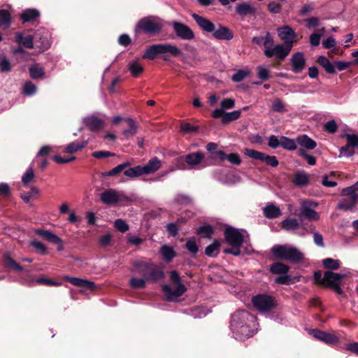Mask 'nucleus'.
Listing matches in <instances>:
<instances>
[{"label":"nucleus","instance_id":"c756f323","mask_svg":"<svg viewBox=\"0 0 358 358\" xmlns=\"http://www.w3.org/2000/svg\"><path fill=\"white\" fill-rule=\"evenodd\" d=\"M290 266L281 262L273 263L270 266L269 271L275 275H283L289 272Z\"/></svg>","mask_w":358,"mask_h":358},{"label":"nucleus","instance_id":"7ed1b4c3","mask_svg":"<svg viewBox=\"0 0 358 358\" xmlns=\"http://www.w3.org/2000/svg\"><path fill=\"white\" fill-rule=\"evenodd\" d=\"M182 52L176 45L170 43H157L148 46L142 58L144 59L154 60L160 56L165 62L170 61L169 55L179 57Z\"/></svg>","mask_w":358,"mask_h":358},{"label":"nucleus","instance_id":"0eeeda50","mask_svg":"<svg viewBox=\"0 0 358 358\" xmlns=\"http://www.w3.org/2000/svg\"><path fill=\"white\" fill-rule=\"evenodd\" d=\"M347 190L348 187L342 189L341 196L343 198L339 201L337 205V208L343 211L352 210L358 204V193Z\"/></svg>","mask_w":358,"mask_h":358},{"label":"nucleus","instance_id":"864d4df0","mask_svg":"<svg viewBox=\"0 0 358 358\" xmlns=\"http://www.w3.org/2000/svg\"><path fill=\"white\" fill-rule=\"evenodd\" d=\"M257 69V76L261 79L262 82H256V85H260L262 82H265L270 78L269 71L262 66H259Z\"/></svg>","mask_w":358,"mask_h":358},{"label":"nucleus","instance_id":"4468645a","mask_svg":"<svg viewBox=\"0 0 358 358\" xmlns=\"http://www.w3.org/2000/svg\"><path fill=\"white\" fill-rule=\"evenodd\" d=\"M292 48L285 45H276L273 48L264 50V54L268 58L276 56L280 61H282L289 55Z\"/></svg>","mask_w":358,"mask_h":358},{"label":"nucleus","instance_id":"49530a36","mask_svg":"<svg viewBox=\"0 0 358 358\" xmlns=\"http://www.w3.org/2000/svg\"><path fill=\"white\" fill-rule=\"evenodd\" d=\"M213 233V228L210 224L201 226L196 229V234L203 238H210Z\"/></svg>","mask_w":358,"mask_h":358},{"label":"nucleus","instance_id":"a211bd4d","mask_svg":"<svg viewBox=\"0 0 358 358\" xmlns=\"http://www.w3.org/2000/svg\"><path fill=\"white\" fill-rule=\"evenodd\" d=\"M63 279L74 286L85 288L87 290L92 291L96 289L95 283L87 280L76 277H70L69 275L63 276Z\"/></svg>","mask_w":358,"mask_h":358},{"label":"nucleus","instance_id":"473e14b6","mask_svg":"<svg viewBox=\"0 0 358 358\" xmlns=\"http://www.w3.org/2000/svg\"><path fill=\"white\" fill-rule=\"evenodd\" d=\"M282 213L279 207L273 203L267 204L264 208V215L268 219H275L281 215Z\"/></svg>","mask_w":358,"mask_h":358},{"label":"nucleus","instance_id":"5fc2aeb1","mask_svg":"<svg viewBox=\"0 0 358 358\" xmlns=\"http://www.w3.org/2000/svg\"><path fill=\"white\" fill-rule=\"evenodd\" d=\"M39 194V189L36 187H31L30 191L22 193L20 196L24 203H28L30 199Z\"/></svg>","mask_w":358,"mask_h":358},{"label":"nucleus","instance_id":"69168bd1","mask_svg":"<svg viewBox=\"0 0 358 358\" xmlns=\"http://www.w3.org/2000/svg\"><path fill=\"white\" fill-rule=\"evenodd\" d=\"M12 70V66L9 60L6 57L0 58V71L2 73H8Z\"/></svg>","mask_w":358,"mask_h":358},{"label":"nucleus","instance_id":"37998d69","mask_svg":"<svg viewBox=\"0 0 358 358\" xmlns=\"http://www.w3.org/2000/svg\"><path fill=\"white\" fill-rule=\"evenodd\" d=\"M220 248V243L217 240H215L213 243L208 245L205 249V255L208 257H217Z\"/></svg>","mask_w":358,"mask_h":358},{"label":"nucleus","instance_id":"f8f14e48","mask_svg":"<svg viewBox=\"0 0 358 358\" xmlns=\"http://www.w3.org/2000/svg\"><path fill=\"white\" fill-rule=\"evenodd\" d=\"M172 28L176 36L184 41H190L194 38L193 30L187 24L178 21L171 22Z\"/></svg>","mask_w":358,"mask_h":358},{"label":"nucleus","instance_id":"4be33fe9","mask_svg":"<svg viewBox=\"0 0 358 358\" xmlns=\"http://www.w3.org/2000/svg\"><path fill=\"white\" fill-rule=\"evenodd\" d=\"M213 36L217 40L230 41L234 38V33L229 27L219 24L217 29L215 27Z\"/></svg>","mask_w":358,"mask_h":358},{"label":"nucleus","instance_id":"393cba45","mask_svg":"<svg viewBox=\"0 0 358 358\" xmlns=\"http://www.w3.org/2000/svg\"><path fill=\"white\" fill-rule=\"evenodd\" d=\"M308 201H303L301 212L299 215V217L306 218L309 221H317L320 219L319 214L307 206Z\"/></svg>","mask_w":358,"mask_h":358},{"label":"nucleus","instance_id":"bf43d9fd","mask_svg":"<svg viewBox=\"0 0 358 358\" xmlns=\"http://www.w3.org/2000/svg\"><path fill=\"white\" fill-rule=\"evenodd\" d=\"M323 130L329 134H335L338 130V124L335 120H329L324 124Z\"/></svg>","mask_w":358,"mask_h":358},{"label":"nucleus","instance_id":"8fccbe9b","mask_svg":"<svg viewBox=\"0 0 358 358\" xmlns=\"http://www.w3.org/2000/svg\"><path fill=\"white\" fill-rule=\"evenodd\" d=\"M124 176L129 178H135L143 175L141 166L138 165L134 167H127L124 170Z\"/></svg>","mask_w":358,"mask_h":358},{"label":"nucleus","instance_id":"3c124183","mask_svg":"<svg viewBox=\"0 0 358 358\" xmlns=\"http://www.w3.org/2000/svg\"><path fill=\"white\" fill-rule=\"evenodd\" d=\"M241 116V111L240 110H234L230 113H226L224 112V115L223 118L222 119V124H227L229 122H231L232 121L238 120Z\"/></svg>","mask_w":358,"mask_h":358},{"label":"nucleus","instance_id":"13d9d810","mask_svg":"<svg viewBox=\"0 0 358 358\" xmlns=\"http://www.w3.org/2000/svg\"><path fill=\"white\" fill-rule=\"evenodd\" d=\"M36 282L39 285H46V286H55L59 287L62 285L61 282L55 281L52 279L48 278L45 277H40L36 280Z\"/></svg>","mask_w":358,"mask_h":358},{"label":"nucleus","instance_id":"c03bdc74","mask_svg":"<svg viewBox=\"0 0 358 358\" xmlns=\"http://www.w3.org/2000/svg\"><path fill=\"white\" fill-rule=\"evenodd\" d=\"M322 265L324 268L332 271L341 267V262L338 259L328 257L322 260Z\"/></svg>","mask_w":358,"mask_h":358},{"label":"nucleus","instance_id":"412c9836","mask_svg":"<svg viewBox=\"0 0 358 358\" xmlns=\"http://www.w3.org/2000/svg\"><path fill=\"white\" fill-rule=\"evenodd\" d=\"M83 123L92 131H99L104 126V121L94 115L85 117Z\"/></svg>","mask_w":358,"mask_h":358},{"label":"nucleus","instance_id":"7c9ffc66","mask_svg":"<svg viewBox=\"0 0 358 358\" xmlns=\"http://www.w3.org/2000/svg\"><path fill=\"white\" fill-rule=\"evenodd\" d=\"M124 120L128 124V128L122 131V135L126 139L134 136L138 131V124L136 122L131 118H125Z\"/></svg>","mask_w":358,"mask_h":358},{"label":"nucleus","instance_id":"aec40b11","mask_svg":"<svg viewBox=\"0 0 358 358\" xmlns=\"http://www.w3.org/2000/svg\"><path fill=\"white\" fill-rule=\"evenodd\" d=\"M312 335L314 338L324 342L327 344H336L338 342V338L334 334L319 329H313Z\"/></svg>","mask_w":358,"mask_h":358},{"label":"nucleus","instance_id":"9d476101","mask_svg":"<svg viewBox=\"0 0 358 358\" xmlns=\"http://www.w3.org/2000/svg\"><path fill=\"white\" fill-rule=\"evenodd\" d=\"M226 243L230 246L242 245L244 241L243 235L239 230L231 226H227L224 231Z\"/></svg>","mask_w":358,"mask_h":358},{"label":"nucleus","instance_id":"bb28decb","mask_svg":"<svg viewBox=\"0 0 358 358\" xmlns=\"http://www.w3.org/2000/svg\"><path fill=\"white\" fill-rule=\"evenodd\" d=\"M40 16V12L35 8L25 9L20 15L23 23L33 22Z\"/></svg>","mask_w":358,"mask_h":358},{"label":"nucleus","instance_id":"c9c22d12","mask_svg":"<svg viewBox=\"0 0 358 358\" xmlns=\"http://www.w3.org/2000/svg\"><path fill=\"white\" fill-rule=\"evenodd\" d=\"M3 264L6 268H13L14 271L21 273L23 271V267L17 264L9 255L6 253L3 257Z\"/></svg>","mask_w":358,"mask_h":358},{"label":"nucleus","instance_id":"f257e3e1","mask_svg":"<svg viewBox=\"0 0 358 358\" xmlns=\"http://www.w3.org/2000/svg\"><path fill=\"white\" fill-rule=\"evenodd\" d=\"M256 317L245 310H238L231 317L230 328L237 338L244 340L254 334Z\"/></svg>","mask_w":358,"mask_h":358},{"label":"nucleus","instance_id":"6ab92c4d","mask_svg":"<svg viewBox=\"0 0 358 358\" xmlns=\"http://www.w3.org/2000/svg\"><path fill=\"white\" fill-rule=\"evenodd\" d=\"M192 17L203 31L213 34L215 31V25L208 18L201 16L196 13H193Z\"/></svg>","mask_w":358,"mask_h":358},{"label":"nucleus","instance_id":"603ef678","mask_svg":"<svg viewBox=\"0 0 358 358\" xmlns=\"http://www.w3.org/2000/svg\"><path fill=\"white\" fill-rule=\"evenodd\" d=\"M35 176L32 167H29L22 177V182L24 186H27L29 183L34 182Z\"/></svg>","mask_w":358,"mask_h":358},{"label":"nucleus","instance_id":"423d86ee","mask_svg":"<svg viewBox=\"0 0 358 358\" xmlns=\"http://www.w3.org/2000/svg\"><path fill=\"white\" fill-rule=\"evenodd\" d=\"M252 303L259 311L268 313L278 306L277 301L274 296L267 294H259L252 298Z\"/></svg>","mask_w":358,"mask_h":358},{"label":"nucleus","instance_id":"4c0bfd02","mask_svg":"<svg viewBox=\"0 0 358 358\" xmlns=\"http://www.w3.org/2000/svg\"><path fill=\"white\" fill-rule=\"evenodd\" d=\"M280 227L285 231H294L300 227V224L296 218L288 217L282 221Z\"/></svg>","mask_w":358,"mask_h":358},{"label":"nucleus","instance_id":"20e7f679","mask_svg":"<svg viewBox=\"0 0 358 358\" xmlns=\"http://www.w3.org/2000/svg\"><path fill=\"white\" fill-rule=\"evenodd\" d=\"M274 259L287 261L293 264L303 260L304 255L298 248L287 245H275L271 248Z\"/></svg>","mask_w":358,"mask_h":358},{"label":"nucleus","instance_id":"cd10ccee","mask_svg":"<svg viewBox=\"0 0 358 358\" xmlns=\"http://www.w3.org/2000/svg\"><path fill=\"white\" fill-rule=\"evenodd\" d=\"M161 167V162L157 157L152 158L145 166H141L143 174L155 173Z\"/></svg>","mask_w":358,"mask_h":358},{"label":"nucleus","instance_id":"4d7b16f0","mask_svg":"<svg viewBox=\"0 0 358 358\" xmlns=\"http://www.w3.org/2000/svg\"><path fill=\"white\" fill-rule=\"evenodd\" d=\"M281 147L289 150H294L296 149V144L294 140L290 139L285 136H282Z\"/></svg>","mask_w":358,"mask_h":358},{"label":"nucleus","instance_id":"39448f33","mask_svg":"<svg viewBox=\"0 0 358 358\" xmlns=\"http://www.w3.org/2000/svg\"><path fill=\"white\" fill-rule=\"evenodd\" d=\"M345 277V274L334 273L331 271H325L323 277L321 271H315L313 274L315 284L329 288L336 284H341Z\"/></svg>","mask_w":358,"mask_h":358},{"label":"nucleus","instance_id":"e2e57ef3","mask_svg":"<svg viewBox=\"0 0 358 358\" xmlns=\"http://www.w3.org/2000/svg\"><path fill=\"white\" fill-rule=\"evenodd\" d=\"M199 127L192 125L188 122H182L180 124V131L184 134H191L198 131Z\"/></svg>","mask_w":358,"mask_h":358},{"label":"nucleus","instance_id":"a878e982","mask_svg":"<svg viewBox=\"0 0 358 358\" xmlns=\"http://www.w3.org/2000/svg\"><path fill=\"white\" fill-rule=\"evenodd\" d=\"M15 39L16 43L26 48H34V36L31 35L24 36L22 33L17 31L15 34Z\"/></svg>","mask_w":358,"mask_h":358},{"label":"nucleus","instance_id":"6e6552de","mask_svg":"<svg viewBox=\"0 0 358 358\" xmlns=\"http://www.w3.org/2000/svg\"><path fill=\"white\" fill-rule=\"evenodd\" d=\"M162 24L152 19L150 17L141 18L136 26V31H141L144 34H157L161 32Z\"/></svg>","mask_w":358,"mask_h":358},{"label":"nucleus","instance_id":"338daca9","mask_svg":"<svg viewBox=\"0 0 358 358\" xmlns=\"http://www.w3.org/2000/svg\"><path fill=\"white\" fill-rule=\"evenodd\" d=\"M30 245L33 246L41 255L47 254V248L41 242L34 240L30 243Z\"/></svg>","mask_w":358,"mask_h":358},{"label":"nucleus","instance_id":"052dcab7","mask_svg":"<svg viewBox=\"0 0 358 358\" xmlns=\"http://www.w3.org/2000/svg\"><path fill=\"white\" fill-rule=\"evenodd\" d=\"M334 64L337 69L341 71L348 69L351 65H358V59H354L352 62L338 61Z\"/></svg>","mask_w":358,"mask_h":358},{"label":"nucleus","instance_id":"6e6d98bb","mask_svg":"<svg viewBox=\"0 0 358 358\" xmlns=\"http://www.w3.org/2000/svg\"><path fill=\"white\" fill-rule=\"evenodd\" d=\"M271 109L273 112L280 113H283L287 110L285 108L284 102L278 98H276L273 100Z\"/></svg>","mask_w":358,"mask_h":358},{"label":"nucleus","instance_id":"2f4dec72","mask_svg":"<svg viewBox=\"0 0 358 358\" xmlns=\"http://www.w3.org/2000/svg\"><path fill=\"white\" fill-rule=\"evenodd\" d=\"M217 153L221 162L228 160L231 164L234 165H240L241 163V159L237 153H231L227 155L223 150H220L217 152Z\"/></svg>","mask_w":358,"mask_h":358},{"label":"nucleus","instance_id":"de8ad7c7","mask_svg":"<svg viewBox=\"0 0 358 358\" xmlns=\"http://www.w3.org/2000/svg\"><path fill=\"white\" fill-rule=\"evenodd\" d=\"M146 282H148V280L143 277H132L129 280V285L132 289H143L146 286Z\"/></svg>","mask_w":358,"mask_h":358},{"label":"nucleus","instance_id":"2eb2a0df","mask_svg":"<svg viewBox=\"0 0 358 358\" xmlns=\"http://www.w3.org/2000/svg\"><path fill=\"white\" fill-rule=\"evenodd\" d=\"M205 155L203 152L198 151L191 152L184 157L180 158V161L185 162L189 166L190 169H196L203 161Z\"/></svg>","mask_w":358,"mask_h":358},{"label":"nucleus","instance_id":"f3484780","mask_svg":"<svg viewBox=\"0 0 358 358\" xmlns=\"http://www.w3.org/2000/svg\"><path fill=\"white\" fill-rule=\"evenodd\" d=\"M290 61L292 70L295 73H301L306 67V61L302 52L293 54Z\"/></svg>","mask_w":358,"mask_h":358},{"label":"nucleus","instance_id":"58836bf2","mask_svg":"<svg viewBox=\"0 0 358 358\" xmlns=\"http://www.w3.org/2000/svg\"><path fill=\"white\" fill-rule=\"evenodd\" d=\"M12 23L11 15L8 10H0V28L8 29Z\"/></svg>","mask_w":358,"mask_h":358},{"label":"nucleus","instance_id":"1a4fd4ad","mask_svg":"<svg viewBox=\"0 0 358 358\" xmlns=\"http://www.w3.org/2000/svg\"><path fill=\"white\" fill-rule=\"evenodd\" d=\"M101 201L107 205H114L121 201H129V199L124 194H120L113 189H108L101 194Z\"/></svg>","mask_w":358,"mask_h":358},{"label":"nucleus","instance_id":"774afa93","mask_svg":"<svg viewBox=\"0 0 358 358\" xmlns=\"http://www.w3.org/2000/svg\"><path fill=\"white\" fill-rule=\"evenodd\" d=\"M347 145L352 148L358 147V135L356 134H346Z\"/></svg>","mask_w":358,"mask_h":358},{"label":"nucleus","instance_id":"dca6fc26","mask_svg":"<svg viewBox=\"0 0 358 358\" xmlns=\"http://www.w3.org/2000/svg\"><path fill=\"white\" fill-rule=\"evenodd\" d=\"M278 34L280 39L284 41L285 45L292 47L296 33L290 27L286 25L278 28Z\"/></svg>","mask_w":358,"mask_h":358},{"label":"nucleus","instance_id":"c85d7f7f","mask_svg":"<svg viewBox=\"0 0 358 358\" xmlns=\"http://www.w3.org/2000/svg\"><path fill=\"white\" fill-rule=\"evenodd\" d=\"M292 182L297 187H306L309 184V175L304 171L294 173Z\"/></svg>","mask_w":358,"mask_h":358},{"label":"nucleus","instance_id":"72a5a7b5","mask_svg":"<svg viewBox=\"0 0 358 358\" xmlns=\"http://www.w3.org/2000/svg\"><path fill=\"white\" fill-rule=\"evenodd\" d=\"M297 143L303 147L308 150H313L317 146V143L306 134L299 136L296 138Z\"/></svg>","mask_w":358,"mask_h":358},{"label":"nucleus","instance_id":"ea45409f","mask_svg":"<svg viewBox=\"0 0 358 358\" xmlns=\"http://www.w3.org/2000/svg\"><path fill=\"white\" fill-rule=\"evenodd\" d=\"M29 72L30 77L34 80L43 78L45 74L44 68L39 66L38 64L31 65L29 68Z\"/></svg>","mask_w":358,"mask_h":358},{"label":"nucleus","instance_id":"09e8293b","mask_svg":"<svg viewBox=\"0 0 358 358\" xmlns=\"http://www.w3.org/2000/svg\"><path fill=\"white\" fill-rule=\"evenodd\" d=\"M87 145L86 142L78 143V142H72L69 144L64 149V152L66 153H75L83 148H85Z\"/></svg>","mask_w":358,"mask_h":358},{"label":"nucleus","instance_id":"0e129e2a","mask_svg":"<svg viewBox=\"0 0 358 358\" xmlns=\"http://www.w3.org/2000/svg\"><path fill=\"white\" fill-rule=\"evenodd\" d=\"M36 92V85L31 81H27L23 87V94L27 96H31Z\"/></svg>","mask_w":358,"mask_h":358},{"label":"nucleus","instance_id":"680f3d73","mask_svg":"<svg viewBox=\"0 0 358 358\" xmlns=\"http://www.w3.org/2000/svg\"><path fill=\"white\" fill-rule=\"evenodd\" d=\"M298 155L306 160L309 165L313 166L316 164V159L315 157L310 155L307 153L304 148H300L298 150Z\"/></svg>","mask_w":358,"mask_h":358},{"label":"nucleus","instance_id":"9b49d317","mask_svg":"<svg viewBox=\"0 0 358 358\" xmlns=\"http://www.w3.org/2000/svg\"><path fill=\"white\" fill-rule=\"evenodd\" d=\"M244 154L252 159L265 162L267 165L272 167H276L279 164L275 156H270L253 149L245 148Z\"/></svg>","mask_w":358,"mask_h":358},{"label":"nucleus","instance_id":"ddd939ff","mask_svg":"<svg viewBox=\"0 0 358 358\" xmlns=\"http://www.w3.org/2000/svg\"><path fill=\"white\" fill-rule=\"evenodd\" d=\"M162 289L168 301H177L178 299L187 291L185 285H179L175 288H172L169 285H164Z\"/></svg>","mask_w":358,"mask_h":358},{"label":"nucleus","instance_id":"f03ea898","mask_svg":"<svg viewBox=\"0 0 358 358\" xmlns=\"http://www.w3.org/2000/svg\"><path fill=\"white\" fill-rule=\"evenodd\" d=\"M131 271L142 275L148 282H157L164 278L161 266L145 258L136 259L131 262Z\"/></svg>","mask_w":358,"mask_h":358},{"label":"nucleus","instance_id":"a19ab883","mask_svg":"<svg viewBox=\"0 0 358 358\" xmlns=\"http://www.w3.org/2000/svg\"><path fill=\"white\" fill-rule=\"evenodd\" d=\"M236 11L238 15H247L250 14H255L256 10L255 8L251 6L249 3L243 2L237 5Z\"/></svg>","mask_w":358,"mask_h":358},{"label":"nucleus","instance_id":"a18cd8bd","mask_svg":"<svg viewBox=\"0 0 358 358\" xmlns=\"http://www.w3.org/2000/svg\"><path fill=\"white\" fill-rule=\"evenodd\" d=\"M160 252L163 257V259L167 262H171L176 256V252L173 249L166 245H164L161 248Z\"/></svg>","mask_w":358,"mask_h":358},{"label":"nucleus","instance_id":"b1692460","mask_svg":"<svg viewBox=\"0 0 358 358\" xmlns=\"http://www.w3.org/2000/svg\"><path fill=\"white\" fill-rule=\"evenodd\" d=\"M34 232L36 235L52 244H58L62 243V239L50 231L45 230L43 229H35Z\"/></svg>","mask_w":358,"mask_h":358},{"label":"nucleus","instance_id":"e433bc0d","mask_svg":"<svg viewBox=\"0 0 358 358\" xmlns=\"http://www.w3.org/2000/svg\"><path fill=\"white\" fill-rule=\"evenodd\" d=\"M131 163L129 162H125L121 164L117 165L115 168L112 169L110 171L107 172H102L101 173L102 177H113L118 176L120 173L122 171L124 172V170L127 169V167L131 166Z\"/></svg>","mask_w":358,"mask_h":358},{"label":"nucleus","instance_id":"79ce46f5","mask_svg":"<svg viewBox=\"0 0 358 358\" xmlns=\"http://www.w3.org/2000/svg\"><path fill=\"white\" fill-rule=\"evenodd\" d=\"M127 67L134 78H138L144 71L143 66L138 61L130 62Z\"/></svg>","mask_w":358,"mask_h":358},{"label":"nucleus","instance_id":"f704fd0d","mask_svg":"<svg viewBox=\"0 0 358 358\" xmlns=\"http://www.w3.org/2000/svg\"><path fill=\"white\" fill-rule=\"evenodd\" d=\"M299 281V277L292 276L287 273L278 275L274 280L275 284L289 285Z\"/></svg>","mask_w":358,"mask_h":358},{"label":"nucleus","instance_id":"5701e85b","mask_svg":"<svg viewBox=\"0 0 358 358\" xmlns=\"http://www.w3.org/2000/svg\"><path fill=\"white\" fill-rule=\"evenodd\" d=\"M34 232L36 235L52 244H58L62 243V239L50 231L45 230L43 229H35Z\"/></svg>","mask_w":358,"mask_h":358}]
</instances>
